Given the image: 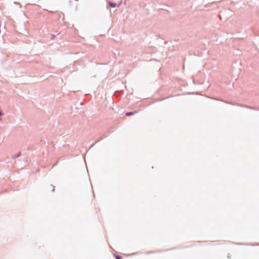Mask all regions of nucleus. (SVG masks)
<instances>
[{"instance_id": "f257e3e1", "label": "nucleus", "mask_w": 259, "mask_h": 259, "mask_svg": "<svg viewBox=\"0 0 259 259\" xmlns=\"http://www.w3.org/2000/svg\"><path fill=\"white\" fill-rule=\"evenodd\" d=\"M110 134L109 132H107V133L106 134H101L99 136V140L98 141H96L94 143H93V145H94V144H96L97 143H98L99 141L103 139L104 138L107 137L108 136V135H109Z\"/></svg>"}, {"instance_id": "f03ea898", "label": "nucleus", "mask_w": 259, "mask_h": 259, "mask_svg": "<svg viewBox=\"0 0 259 259\" xmlns=\"http://www.w3.org/2000/svg\"><path fill=\"white\" fill-rule=\"evenodd\" d=\"M226 103H227L228 104H230L233 105H237V106L241 107H244V108H246L248 109H249V107H250V106H248V105L242 104H239V103H232V102H227Z\"/></svg>"}, {"instance_id": "7ed1b4c3", "label": "nucleus", "mask_w": 259, "mask_h": 259, "mask_svg": "<svg viewBox=\"0 0 259 259\" xmlns=\"http://www.w3.org/2000/svg\"><path fill=\"white\" fill-rule=\"evenodd\" d=\"M226 103H227L228 104H230L233 105H237V106L241 107H244V108H246L248 109H249V107H250V106H248V105L242 104H239V103H232V102H227Z\"/></svg>"}, {"instance_id": "20e7f679", "label": "nucleus", "mask_w": 259, "mask_h": 259, "mask_svg": "<svg viewBox=\"0 0 259 259\" xmlns=\"http://www.w3.org/2000/svg\"><path fill=\"white\" fill-rule=\"evenodd\" d=\"M136 113H137V111H132V112H127L125 113V115L126 116H132V115H134L135 114H136Z\"/></svg>"}, {"instance_id": "39448f33", "label": "nucleus", "mask_w": 259, "mask_h": 259, "mask_svg": "<svg viewBox=\"0 0 259 259\" xmlns=\"http://www.w3.org/2000/svg\"><path fill=\"white\" fill-rule=\"evenodd\" d=\"M108 4L111 8H115L117 5L116 3L110 1L108 2Z\"/></svg>"}, {"instance_id": "423d86ee", "label": "nucleus", "mask_w": 259, "mask_h": 259, "mask_svg": "<svg viewBox=\"0 0 259 259\" xmlns=\"http://www.w3.org/2000/svg\"><path fill=\"white\" fill-rule=\"evenodd\" d=\"M21 155V152H19L18 153H17V154L16 155H13L12 156V158L13 159H16L18 157H19L20 155Z\"/></svg>"}, {"instance_id": "0eeeda50", "label": "nucleus", "mask_w": 259, "mask_h": 259, "mask_svg": "<svg viewBox=\"0 0 259 259\" xmlns=\"http://www.w3.org/2000/svg\"><path fill=\"white\" fill-rule=\"evenodd\" d=\"M249 109H251V110L259 111V107L250 106V107H249Z\"/></svg>"}, {"instance_id": "6e6552de", "label": "nucleus", "mask_w": 259, "mask_h": 259, "mask_svg": "<svg viewBox=\"0 0 259 259\" xmlns=\"http://www.w3.org/2000/svg\"><path fill=\"white\" fill-rule=\"evenodd\" d=\"M114 256L115 257V258L116 259H121L122 258L121 256L118 255H116L115 254H114Z\"/></svg>"}, {"instance_id": "1a4fd4ad", "label": "nucleus", "mask_w": 259, "mask_h": 259, "mask_svg": "<svg viewBox=\"0 0 259 259\" xmlns=\"http://www.w3.org/2000/svg\"><path fill=\"white\" fill-rule=\"evenodd\" d=\"M52 187V192H54L55 190V186L53 185V184H51L50 185Z\"/></svg>"}, {"instance_id": "9d476101", "label": "nucleus", "mask_w": 259, "mask_h": 259, "mask_svg": "<svg viewBox=\"0 0 259 259\" xmlns=\"http://www.w3.org/2000/svg\"><path fill=\"white\" fill-rule=\"evenodd\" d=\"M121 3H120L118 5L117 7H118L121 5Z\"/></svg>"}, {"instance_id": "9b49d317", "label": "nucleus", "mask_w": 259, "mask_h": 259, "mask_svg": "<svg viewBox=\"0 0 259 259\" xmlns=\"http://www.w3.org/2000/svg\"><path fill=\"white\" fill-rule=\"evenodd\" d=\"M217 100H219V101H224L223 100H219V99H216Z\"/></svg>"}]
</instances>
